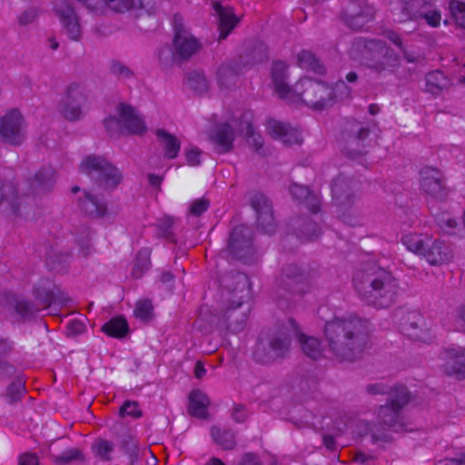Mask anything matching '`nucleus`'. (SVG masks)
<instances>
[{"label": "nucleus", "mask_w": 465, "mask_h": 465, "mask_svg": "<svg viewBox=\"0 0 465 465\" xmlns=\"http://www.w3.org/2000/svg\"><path fill=\"white\" fill-rule=\"evenodd\" d=\"M174 49L177 54L182 57H188L194 54L199 48V42L183 27H175L173 40Z\"/></svg>", "instance_id": "nucleus-20"}, {"label": "nucleus", "mask_w": 465, "mask_h": 465, "mask_svg": "<svg viewBox=\"0 0 465 465\" xmlns=\"http://www.w3.org/2000/svg\"><path fill=\"white\" fill-rule=\"evenodd\" d=\"M368 391L371 394H384L388 392V387L383 383L371 384L368 387Z\"/></svg>", "instance_id": "nucleus-54"}, {"label": "nucleus", "mask_w": 465, "mask_h": 465, "mask_svg": "<svg viewBox=\"0 0 465 465\" xmlns=\"http://www.w3.org/2000/svg\"><path fill=\"white\" fill-rule=\"evenodd\" d=\"M459 82L465 85V63L462 64L459 71Z\"/></svg>", "instance_id": "nucleus-61"}, {"label": "nucleus", "mask_w": 465, "mask_h": 465, "mask_svg": "<svg viewBox=\"0 0 465 465\" xmlns=\"http://www.w3.org/2000/svg\"><path fill=\"white\" fill-rule=\"evenodd\" d=\"M155 134L164 150L165 156L169 159H174L181 149L180 141L163 129H158Z\"/></svg>", "instance_id": "nucleus-26"}, {"label": "nucleus", "mask_w": 465, "mask_h": 465, "mask_svg": "<svg viewBox=\"0 0 465 465\" xmlns=\"http://www.w3.org/2000/svg\"><path fill=\"white\" fill-rule=\"evenodd\" d=\"M373 8L361 4H351L346 10V23L353 29H361L373 17Z\"/></svg>", "instance_id": "nucleus-21"}, {"label": "nucleus", "mask_w": 465, "mask_h": 465, "mask_svg": "<svg viewBox=\"0 0 465 465\" xmlns=\"http://www.w3.org/2000/svg\"><path fill=\"white\" fill-rule=\"evenodd\" d=\"M420 186L428 194L434 197L445 196L442 175L437 169L425 167L420 172Z\"/></svg>", "instance_id": "nucleus-19"}, {"label": "nucleus", "mask_w": 465, "mask_h": 465, "mask_svg": "<svg viewBox=\"0 0 465 465\" xmlns=\"http://www.w3.org/2000/svg\"><path fill=\"white\" fill-rule=\"evenodd\" d=\"M239 465H261V462L256 455L247 453L242 457Z\"/></svg>", "instance_id": "nucleus-55"}, {"label": "nucleus", "mask_w": 465, "mask_h": 465, "mask_svg": "<svg viewBox=\"0 0 465 465\" xmlns=\"http://www.w3.org/2000/svg\"><path fill=\"white\" fill-rule=\"evenodd\" d=\"M355 288L363 299L376 308H387L396 301L399 282L393 275L372 266L354 278Z\"/></svg>", "instance_id": "nucleus-4"}, {"label": "nucleus", "mask_w": 465, "mask_h": 465, "mask_svg": "<svg viewBox=\"0 0 465 465\" xmlns=\"http://www.w3.org/2000/svg\"><path fill=\"white\" fill-rule=\"evenodd\" d=\"M150 257L151 250L149 248H143L137 252L132 271L134 277L140 278L149 269L151 264Z\"/></svg>", "instance_id": "nucleus-32"}, {"label": "nucleus", "mask_w": 465, "mask_h": 465, "mask_svg": "<svg viewBox=\"0 0 465 465\" xmlns=\"http://www.w3.org/2000/svg\"><path fill=\"white\" fill-rule=\"evenodd\" d=\"M253 113L244 111L239 117L232 119L227 123H221L213 127L209 132V138L213 143L219 153H227L232 150V143L235 138V130L239 134H243L248 139V143L260 151L262 145V138L260 134L254 133L252 126Z\"/></svg>", "instance_id": "nucleus-5"}, {"label": "nucleus", "mask_w": 465, "mask_h": 465, "mask_svg": "<svg viewBox=\"0 0 465 465\" xmlns=\"http://www.w3.org/2000/svg\"><path fill=\"white\" fill-rule=\"evenodd\" d=\"M92 449L94 455L102 460L108 461L111 460V454L114 450V446L108 440H97L94 443Z\"/></svg>", "instance_id": "nucleus-37"}, {"label": "nucleus", "mask_w": 465, "mask_h": 465, "mask_svg": "<svg viewBox=\"0 0 465 465\" xmlns=\"http://www.w3.org/2000/svg\"><path fill=\"white\" fill-rule=\"evenodd\" d=\"M369 129L367 127H364V126H360L358 127L357 129V137L353 139V142L354 143H356L357 145L360 144V143L363 142L365 140V138L369 135Z\"/></svg>", "instance_id": "nucleus-56"}, {"label": "nucleus", "mask_w": 465, "mask_h": 465, "mask_svg": "<svg viewBox=\"0 0 465 465\" xmlns=\"http://www.w3.org/2000/svg\"><path fill=\"white\" fill-rule=\"evenodd\" d=\"M401 331L411 339L422 342H429L432 339L430 329L425 328L423 318L417 312H410L406 322L401 324Z\"/></svg>", "instance_id": "nucleus-16"}, {"label": "nucleus", "mask_w": 465, "mask_h": 465, "mask_svg": "<svg viewBox=\"0 0 465 465\" xmlns=\"http://www.w3.org/2000/svg\"><path fill=\"white\" fill-rule=\"evenodd\" d=\"M247 320V315L245 313L242 314V317L241 319V322L240 323H235L234 325L231 322L229 327L230 329L232 331H240L241 330H242L243 328V325H244V322H246Z\"/></svg>", "instance_id": "nucleus-59"}, {"label": "nucleus", "mask_w": 465, "mask_h": 465, "mask_svg": "<svg viewBox=\"0 0 465 465\" xmlns=\"http://www.w3.org/2000/svg\"><path fill=\"white\" fill-rule=\"evenodd\" d=\"M252 206L257 213L258 225L261 226L266 233L273 232L275 226L272 206L268 200L261 195L252 201Z\"/></svg>", "instance_id": "nucleus-22"}, {"label": "nucleus", "mask_w": 465, "mask_h": 465, "mask_svg": "<svg viewBox=\"0 0 465 465\" xmlns=\"http://www.w3.org/2000/svg\"><path fill=\"white\" fill-rule=\"evenodd\" d=\"M85 324L81 320H71L67 323V331L71 335H77L84 332Z\"/></svg>", "instance_id": "nucleus-46"}, {"label": "nucleus", "mask_w": 465, "mask_h": 465, "mask_svg": "<svg viewBox=\"0 0 465 465\" xmlns=\"http://www.w3.org/2000/svg\"><path fill=\"white\" fill-rule=\"evenodd\" d=\"M235 78V73L229 65H221L216 72V81L221 88L227 87Z\"/></svg>", "instance_id": "nucleus-39"}, {"label": "nucleus", "mask_w": 465, "mask_h": 465, "mask_svg": "<svg viewBox=\"0 0 465 465\" xmlns=\"http://www.w3.org/2000/svg\"><path fill=\"white\" fill-rule=\"evenodd\" d=\"M117 114L119 119L109 116L104 120V126L108 132L114 134L125 130L131 134H143L146 131L143 119L134 107L120 104L117 106Z\"/></svg>", "instance_id": "nucleus-10"}, {"label": "nucleus", "mask_w": 465, "mask_h": 465, "mask_svg": "<svg viewBox=\"0 0 465 465\" xmlns=\"http://www.w3.org/2000/svg\"><path fill=\"white\" fill-rule=\"evenodd\" d=\"M290 192L293 198L304 200L313 213L319 210V200L316 195L311 193L308 187L300 184H292L290 188Z\"/></svg>", "instance_id": "nucleus-28"}, {"label": "nucleus", "mask_w": 465, "mask_h": 465, "mask_svg": "<svg viewBox=\"0 0 465 465\" xmlns=\"http://www.w3.org/2000/svg\"><path fill=\"white\" fill-rule=\"evenodd\" d=\"M408 401L409 394L404 386L391 388L388 404L381 406L378 410L379 423L371 427L368 422H359L357 424L359 434H370L372 440L376 442L387 440L390 438V432L405 431L408 424L401 412V409Z\"/></svg>", "instance_id": "nucleus-3"}, {"label": "nucleus", "mask_w": 465, "mask_h": 465, "mask_svg": "<svg viewBox=\"0 0 465 465\" xmlns=\"http://www.w3.org/2000/svg\"><path fill=\"white\" fill-rule=\"evenodd\" d=\"M228 248L236 259L244 261L252 252L249 228L244 225L235 227L231 233Z\"/></svg>", "instance_id": "nucleus-14"}, {"label": "nucleus", "mask_w": 465, "mask_h": 465, "mask_svg": "<svg viewBox=\"0 0 465 465\" xmlns=\"http://www.w3.org/2000/svg\"><path fill=\"white\" fill-rule=\"evenodd\" d=\"M385 36L390 40L397 47L398 49L404 54L406 59L409 61V62H412L413 60L409 58L407 54L405 53V50H404V47L402 45V43H401V37L398 35V34H396L395 32L393 31H391V30H388L385 32Z\"/></svg>", "instance_id": "nucleus-48"}, {"label": "nucleus", "mask_w": 465, "mask_h": 465, "mask_svg": "<svg viewBox=\"0 0 465 465\" xmlns=\"http://www.w3.org/2000/svg\"><path fill=\"white\" fill-rule=\"evenodd\" d=\"M209 207V202L205 199H197L194 200L190 207V212L192 214L199 216L203 213Z\"/></svg>", "instance_id": "nucleus-44"}, {"label": "nucleus", "mask_w": 465, "mask_h": 465, "mask_svg": "<svg viewBox=\"0 0 465 465\" xmlns=\"http://www.w3.org/2000/svg\"><path fill=\"white\" fill-rule=\"evenodd\" d=\"M286 69L287 65L282 61L272 64V80L279 97L291 104L303 103L314 109H323L330 104L332 92L321 82L304 78L290 87L286 83Z\"/></svg>", "instance_id": "nucleus-2"}, {"label": "nucleus", "mask_w": 465, "mask_h": 465, "mask_svg": "<svg viewBox=\"0 0 465 465\" xmlns=\"http://www.w3.org/2000/svg\"><path fill=\"white\" fill-rule=\"evenodd\" d=\"M25 393V381L23 377L19 376L9 385L7 389V395L12 401L20 400Z\"/></svg>", "instance_id": "nucleus-41"}, {"label": "nucleus", "mask_w": 465, "mask_h": 465, "mask_svg": "<svg viewBox=\"0 0 465 465\" xmlns=\"http://www.w3.org/2000/svg\"><path fill=\"white\" fill-rule=\"evenodd\" d=\"M55 181V173L52 168L40 171L32 182L34 193H40L50 190Z\"/></svg>", "instance_id": "nucleus-27"}, {"label": "nucleus", "mask_w": 465, "mask_h": 465, "mask_svg": "<svg viewBox=\"0 0 465 465\" xmlns=\"http://www.w3.org/2000/svg\"><path fill=\"white\" fill-rule=\"evenodd\" d=\"M120 414L122 416L128 415L134 418H137L141 416V411L139 406L134 401H126L120 410Z\"/></svg>", "instance_id": "nucleus-43"}, {"label": "nucleus", "mask_w": 465, "mask_h": 465, "mask_svg": "<svg viewBox=\"0 0 465 465\" xmlns=\"http://www.w3.org/2000/svg\"><path fill=\"white\" fill-rule=\"evenodd\" d=\"M206 465H224V463L219 459H212L210 460Z\"/></svg>", "instance_id": "nucleus-64"}, {"label": "nucleus", "mask_w": 465, "mask_h": 465, "mask_svg": "<svg viewBox=\"0 0 465 465\" xmlns=\"http://www.w3.org/2000/svg\"><path fill=\"white\" fill-rule=\"evenodd\" d=\"M102 331L111 337L122 338L128 331V324L124 318L115 317L104 323Z\"/></svg>", "instance_id": "nucleus-31"}, {"label": "nucleus", "mask_w": 465, "mask_h": 465, "mask_svg": "<svg viewBox=\"0 0 465 465\" xmlns=\"http://www.w3.org/2000/svg\"><path fill=\"white\" fill-rule=\"evenodd\" d=\"M265 127L269 135L273 139L279 140L283 144L291 145L302 143L300 132L285 123L275 119H269Z\"/></svg>", "instance_id": "nucleus-15"}, {"label": "nucleus", "mask_w": 465, "mask_h": 465, "mask_svg": "<svg viewBox=\"0 0 465 465\" xmlns=\"http://www.w3.org/2000/svg\"><path fill=\"white\" fill-rule=\"evenodd\" d=\"M292 270L294 271L293 274L289 272H286L288 278L286 285L296 292H303L304 287L307 286L304 277L297 268H293Z\"/></svg>", "instance_id": "nucleus-38"}, {"label": "nucleus", "mask_w": 465, "mask_h": 465, "mask_svg": "<svg viewBox=\"0 0 465 465\" xmlns=\"http://www.w3.org/2000/svg\"><path fill=\"white\" fill-rule=\"evenodd\" d=\"M153 307L149 300H140L136 302L134 315L141 321L147 322L153 318Z\"/></svg>", "instance_id": "nucleus-40"}, {"label": "nucleus", "mask_w": 465, "mask_h": 465, "mask_svg": "<svg viewBox=\"0 0 465 465\" xmlns=\"http://www.w3.org/2000/svg\"><path fill=\"white\" fill-rule=\"evenodd\" d=\"M292 331L296 335L303 352L313 360L325 354L318 339L301 333L293 321H290ZM368 322L356 316L336 317L325 325L324 334L329 350L341 361H353L362 351Z\"/></svg>", "instance_id": "nucleus-1"}, {"label": "nucleus", "mask_w": 465, "mask_h": 465, "mask_svg": "<svg viewBox=\"0 0 465 465\" xmlns=\"http://www.w3.org/2000/svg\"><path fill=\"white\" fill-rule=\"evenodd\" d=\"M82 458V453L77 449L69 450L64 451L61 456L57 458V460L63 462H69L74 460H79Z\"/></svg>", "instance_id": "nucleus-50"}, {"label": "nucleus", "mask_w": 465, "mask_h": 465, "mask_svg": "<svg viewBox=\"0 0 465 465\" xmlns=\"http://www.w3.org/2000/svg\"><path fill=\"white\" fill-rule=\"evenodd\" d=\"M443 360L446 373L465 378V348L455 346L445 350Z\"/></svg>", "instance_id": "nucleus-18"}, {"label": "nucleus", "mask_w": 465, "mask_h": 465, "mask_svg": "<svg viewBox=\"0 0 465 465\" xmlns=\"http://www.w3.org/2000/svg\"><path fill=\"white\" fill-rule=\"evenodd\" d=\"M450 13L458 26L465 29V2L451 0L449 4Z\"/></svg>", "instance_id": "nucleus-36"}, {"label": "nucleus", "mask_w": 465, "mask_h": 465, "mask_svg": "<svg viewBox=\"0 0 465 465\" xmlns=\"http://www.w3.org/2000/svg\"><path fill=\"white\" fill-rule=\"evenodd\" d=\"M189 88L203 94L208 91L209 82L202 72H192L187 78Z\"/></svg>", "instance_id": "nucleus-35"}, {"label": "nucleus", "mask_w": 465, "mask_h": 465, "mask_svg": "<svg viewBox=\"0 0 465 465\" xmlns=\"http://www.w3.org/2000/svg\"><path fill=\"white\" fill-rule=\"evenodd\" d=\"M25 121L18 110H11L0 117V141L11 145L21 144L25 138Z\"/></svg>", "instance_id": "nucleus-12"}, {"label": "nucleus", "mask_w": 465, "mask_h": 465, "mask_svg": "<svg viewBox=\"0 0 465 465\" xmlns=\"http://www.w3.org/2000/svg\"><path fill=\"white\" fill-rule=\"evenodd\" d=\"M290 348V335L280 331L267 341L261 340L253 351L254 360L261 363H269L283 357Z\"/></svg>", "instance_id": "nucleus-11"}, {"label": "nucleus", "mask_w": 465, "mask_h": 465, "mask_svg": "<svg viewBox=\"0 0 465 465\" xmlns=\"http://www.w3.org/2000/svg\"><path fill=\"white\" fill-rule=\"evenodd\" d=\"M440 225L442 228V230H444L446 232H448L449 230L456 227L457 223L455 220H453L451 218H447V219H442L440 222Z\"/></svg>", "instance_id": "nucleus-57"}, {"label": "nucleus", "mask_w": 465, "mask_h": 465, "mask_svg": "<svg viewBox=\"0 0 465 465\" xmlns=\"http://www.w3.org/2000/svg\"><path fill=\"white\" fill-rule=\"evenodd\" d=\"M38 16V12L35 8H29L24 11L19 16V23L21 25H29L33 23Z\"/></svg>", "instance_id": "nucleus-47"}, {"label": "nucleus", "mask_w": 465, "mask_h": 465, "mask_svg": "<svg viewBox=\"0 0 465 465\" xmlns=\"http://www.w3.org/2000/svg\"><path fill=\"white\" fill-rule=\"evenodd\" d=\"M449 85V79L440 71H433L426 76V89L431 94H436L441 90L448 88Z\"/></svg>", "instance_id": "nucleus-30"}, {"label": "nucleus", "mask_w": 465, "mask_h": 465, "mask_svg": "<svg viewBox=\"0 0 465 465\" xmlns=\"http://www.w3.org/2000/svg\"><path fill=\"white\" fill-rule=\"evenodd\" d=\"M213 8L219 17V39H224L239 23V19L229 7H223L220 4L215 3Z\"/></svg>", "instance_id": "nucleus-23"}, {"label": "nucleus", "mask_w": 465, "mask_h": 465, "mask_svg": "<svg viewBox=\"0 0 465 465\" xmlns=\"http://www.w3.org/2000/svg\"><path fill=\"white\" fill-rule=\"evenodd\" d=\"M401 242L408 251L421 256L430 242V237L427 234L406 233L402 236Z\"/></svg>", "instance_id": "nucleus-25"}, {"label": "nucleus", "mask_w": 465, "mask_h": 465, "mask_svg": "<svg viewBox=\"0 0 465 465\" xmlns=\"http://www.w3.org/2000/svg\"><path fill=\"white\" fill-rule=\"evenodd\" d=\"M209 405L210 400L203 391L194 390L190 393L188 411L191 415L201 419L207 418Z\"/></svg>", "instance_id": "nucleus-24"}, {"label": "nucleus", "mask_w": 465, "mask_h": 465, "mask_svg": "<svg viewBox=\"0 0 465 465\" xmlns=\"http://www.w3.org/2000/svg\"><path fill=\"white\" fill-rule=\"evenodd\" d=\"M391 11L394 15V20L400 23L407 20L422 19L429 26L437 28L441 22L440 10L432 8L430 1L393 0L391 3Z\"/></svg>", "instance_id": "nucleus-7"}, {"label": "nucleus", "mask_w": 465, "mask_h": 465, "mask_svg": "<svg viewBox=\"0 0 465 465\" xmlns=\"http://www.w3.org/2000/svg\"><path fill=\"white\" fill-rule=\"evenodd\" d=\"M351 55L353 59L361 58L368 66L378 71L394 66L399 59L391 49L377 40H357L351 47Z\"/></svg>", "instance_id": "nucleus-6"}, {"label": "nucleus", "mask_w": 465, "mask_h": 465, "mask_svg": "<svg viewBox=\"0 0 465 465\" xmlns=\"http://www.w3.org/2000/svg\"><path fill=\"white\" fill-rule=\"evenodd\" d=\"M248 412L242 405H237L233 408L232 416L237 422H242L247 418Z\"/></svg>", "instance_id": "nucleus-51"}, {"label": "nucleus", "mask_w": 465, "mask_h": 465, "mask_svg": "<svg viewBox=\"0 0 465 465\" xmlns=\"http://www.w3.org/2000/svg\"><path fill=\"white\" fill-rule=\"evenodd\" d=\"M16 197V189L13 183H4L0 181V203L5 200L8 202L14 211H15V198Z\"/></svg>", "instance_id": "nucleus-42"}, {"label": "nucleus", "mask_w": 465, "mask_h": 465, "mask_svg": "<svg viewBox=\"0 0 465 465\" xmlns=\"http://www.w3.org/2000/svg\"><path fill=\"white\" fill-rule=\"evenodd\" d=\"M452 256L451 249L448 244L440 240L432 241L430 238L429 246H426L420 257L425 259L430 265L441 266L450 262Z\"/></svg>", "instance_id": "nucleus-17"}, {"label": "nucleus", "mask_w": 465, "mask_h": 465, "mask_svg": "<svg viewBox=\"0 0 465 465\" xmlns=\"http://www.w3.org/2000/svg\"><path fill=\"white\" fill-rule=\"evenodd\" d=\"M79 168L82 173L95 177L100 185L107 189L115 188L123 179L120 170L100 155L84 157Z\"/></svg>", "instance_id": "nucleus-9"}, {"label": "nucleus", "mask_w": 465, "mask_h": 465, "mask_svg": "<svg viewBox=\"0 0 465 465\" xmlns=\"http://www.w3.org/2000/svg\"><path fill=\"white\" fill-rule=\"evenodd\" d=\"M82 207L91 216L102 217L106 213L105 203L91 193L85 194Z\"/></svg>", "instance_id": "nucleus-29"}, {"label": "nucleus", "mask_w": 465, "mask_h": 465, "mask_svg": "<svg viewBox=\"0 0 465 465\" xmlns=\"http://www.w3.org/2000/svg\"><path fill=\"white\" fill-rule=\"evenodd\" d=\"M437 465H465V461L460 460H440Z\"/></svg>", "instance_id": "nucleus-60"}, {"label": "nucleus", "mask_w": 465, "mask_h": 465, "mask_svg": "<svg viewBox=\"0 0 465 465\" xmlns=\"http://www.w3.org/2000/svg\"><path fill=\"white\" fill-rule=\"evenodd\" d=\"M323 440H324V444H325V446H326L328 449H331V448H333L334 441H333L332 437H331V436H325V437L323 438Z\"/></svg>", "instance_id": "nucleus-63"}, {"label": "nucleus", "mask_w": 465, "mask_h": 465, "mask_svg": "<svg viewBox=\"0 0 465 465\" xmlns=\"http://www.w3.org/2000/svg\"><path fill=\"white\" fill-rule=\"evenodd\" d=\"M112 72L123 79L130 78L133 75L132 71L121 63H114L112 65Z\"/></svg>", "instance_id": "nucleus-45"}, {"label": "nucleus", "mask_w": 465, "mask_h": 465, "mask_svg": "<svg viewBox=\"0 0 465 465\" xmlns=\"http://www.w3.org/2000/svg\"><path fill=\"white\" fill-rule=\"evenodd\" d=\"M297 64L302 69L312 70L315 73H322V66L314 54L307 50H302L297 54Z\"/></svg>", "instance_id": "nucleus-33"}, {"label": "nucleus", "mask_w": 465, "mask_h": 465, "mask_svg": "<svg viewBox=\"0 0 465 465\" xmlns=\"http://www.w3.org/2000/svg\"><path fill=\"white\" fill-rule=\"evenodd\" d=\"M88 109L87 93L84 87L79 84H69L57 104L60 115L70 122L83 119Z\"/></svg>", "instance_id": "nucleus-8"}, {"label": "nucleus", "mask_w": 465, "mask_h": 465, "mask_svg": "<svg viewBox=\"0 0 465 465\" xmlns=\"http://www.w3.org/2000/svg\"><path fill=\"white\" fill-rule=\"evenodd\" d=\"M54 11L58 17L64 34L72 40L77 41L82 35L79 18L71 5L65 0H55Z\"/></svg>", "instance_id": "nucleus-13"}, {"label": "nucleus", "mask_w": 465, "mask_h": 465, "mask_svg": "<svg viewBox=\"0 0 465 465\" xmlns=\"http://www.w3.org/2000/svg\"><path fill=\"white\" fill-rule=\"evenodd\" d=\"M201 154L202 152L195 148L192 147L186 151V160L190 165L195 166L201 163Z\"/></svg>", "instance_id": "nucleus-49"}, {"label": "nucleus", "mask_w": 465, "mask_h": 465, "mask_svg": "<svg viewBox=\"0 0 465 465\" xmlns=\"http://www.w3.org/2000/svg\"><path fill=\"white\" fill-rule=\"evenodd\" d=\"M333 94L337 99L341 100V99L349 96L350 91L343 82H340L336 84Z\"/></svg>", "instance_id": "nucleus-53"}, {"label": "nucleus", "mask_w": 465, "mask_h": 465, "mask_svg": "<svg viewBox=\"0 0 465 465\" xmlns=\"http://www.w3.org/2000/svg\"><path fill=\"white\" fill-rule=\"evenodd\" d=\"M206 373V370L201 361H197L194 367V375L196 378L201 379Z\"/></svg>", "instance_id": "nucleus-58"}, {"label": "nucleus", "mask_w": 465, "mask_h": 465, "mask_svg": "<svg viewBox=\"0 0 465 465\" xmlns=\"http://www.w3.org/2000/svg\"><path fill=\"white\" fill-rule=\"evenodd\" d=\"M19 465H39L38 458L32 453H24L19 457Z\"/></svg>", "instance_id": "nucleus-52"}, {"label": "nucleus", "mask_w": 465, "mask_h": 465, "mask_svg": "<svg viewBox=\"0 0 465 465\" xmlns=\"http://www.w3.org/2000/svg\"><path fill=\"white\" fill-rule=\"evenodd\" d=\"M148 178L152 185H159L161 183V178L158 175L150 174Z\"/></svg>", "instance_id": "nucleus-62"}, {"label": "nucleus", "mask_w": 465, "mask_h": 465, "mask_svg": "<svg viewBox=\"0 0 465 465\" xmlns=\"http://www.w3.org/2000/svg\"><path fill=\"white\" fill-rule=\"evenodd\" d=\"M211 434L213 440L223 449H232L235 445L234 434L231 430H223L218 427H213Z\"/></svg>", "instance_id": "nucleus-34"}]
</instances>
